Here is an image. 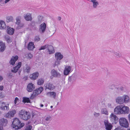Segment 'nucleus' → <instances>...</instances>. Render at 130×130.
<instances>
[{"label":"nucleus","mask_w":130,"mask_h":130,"mask_svg":"<svg viewBox=\"0 0 130 130\" xmlns=\"http://www.w3.org/2000/svg\"><path fill=\"white\" fill-rule=\"evenodd\" d=\"M19 116L21 118L25 121L27 120L30 118L31 114L29 112L27 111L24 110H22L19 112Z\"/></svg>","instance_id":"f257e3e1"},{"label":"nucleus","mask_w":130,"mask_h":130,"mask_svg":"<svg viewBox=\"0 0 130 130\" xmlns=\"http://www.w3.org/2000/svg\"><path fill=\"white\" fill-rule=\"evenodd\" d=\"M24 125L23 123H21L19 119L15 118L13 119L12 125V126L13 128L15 130L21 128Z\"/></svg>","instance_id":"f03ea898"},{"label":"nucleus","mask_w":130,"mask_h":130,"mask_svg":"<svg viewBox=\"0 0 130 130\" xmlns=\"http://www.w3.org/2000/svg\"><path fill=\"white\" fill-rule=\"evenodd\" d=\"M120 125L122 126L127 128L128 126V123L127 120L124 118H121L119 119Z\"/></svg>","instance_id":"7ed1b4c3"},{"label":"nucleus","mask_w":130,"mask_h":130,"mask_svg":"<svg viewBox=\"0 0 130 130\" xmlns=\"http://www.w3.org/2000/svg\"><path fill=\"white\" fill-rule=\"evenodd\" d=\"M109 119L111 122L113 124H116L118 121V118L114 113H112L110 115Z\"/></svg>","instance_id":"20e7f679"},{"label":"nucleus","mask_w":130,"mask_h":130,"mask_svg":"<svg viewBox=\"0 0 130 130\" xmlns=\"http://www.w3.org/2000/svg\"><path fill=\"white\" fill-rule=\"evenodd\" d=\"M43 90V88L41 87L39 88L34 91L32 94L31 95L30 98L31 99H33L38 94H40Z\"/></svg>","instance_id":"39448f33"},{"label":"nucleus","mask_w":130,"mask_h":130,"mask_svg":"<svg viewBox=\"0 0 130 130\" xmlns=\"http://www.w3.org/2000/svg\"><path fill=\"white\" fill-rule=\"evenodd\" d=\"M9 104L6 103L2 101H0V109L3 110H8L9 108Z\"/></svg>","instance_id":"423d86ee"},{"label":"nucleus","mask_w":130,"mask_h":130,"mask_svg":"<svg viewBox=\"0 0 130 130\" xmlns=\"http://www.w3.org/2000/svg\"><path fill=\"white\" fill-rule=\"evenodd\" d=\"M16 113V110L14 109L12 110L9 111L7 113H6L4 117L7 118L11 119L12 117H14Z\"/></svg>","instance_id":"0eeeda50"},{"label":"nucleus","mask_w":130,"mask_h":130,"mask_svg":"<svg viewBox=\"0 0 130 130\" xmlns=\"http://www.w3.org/2000/svg\"><path fill=\"white\" fill-rule=\"evenodd\" d=\"M104 123L106 130H111L113 127L112 124L109 123L108 120H105Z\"/></svg>","instance_id":"6e6552de"},{"label":"nucleus","mask_w":130,"mask_h":130,"mask_svg":"<svg viewBox=\"0 0 130 130\" xmlns=\"http://www.w3.org/2000/svg\"><path fill=\"white\" fill-rule=\"evenodd\" d=\"M122 105L117 106L114 109V112L117 115H120L122 114Z\"/></svg>","instance_id":"1a4fd4ad"},{"label":"nucleus","mask_w":130,"mask_h":130,"mask_svg":"<svg viewBox=\"0 0 130 130\" xmlns=\"http://www.w3.org/2000/svg\"><path fill=\"white\" fill-rule=\"evenodd\" d=\"M44 88L45 90L47 89L51 90H53L55 88V86L52 84L50 83H47L44 85Z\"/></svg>","instance_id":"9d476101"},{"label":"nucleus","mask_w":130,"mask_h":130,"mask_svg":"<svg viewBox=\"0 0 130 130\" xmlns=\"http://www.w3.org/2000/svg\"><path fill=\"white\" fill-rule=\"evenodd\" d=\"M122 114H127L129 112V109L127 106H122Z\"/></svg>","instance_id":"9b49d317"},{"label":"nucleus","mask_w":130,"mask_h":130,"mask_svg":"<svg viewBox=\"0 0 130 130\" xmlns=\"http://www.w3.org/2000/svg\"><path fill=\"white\" fill-rule=\"evenodd\" d=\"M35 87L33 84L31 83H29L27 86V90L29 92H31L34 90Z\"/></svg>","instance_id":"f8f14e48"},{"label":"nucleus","mask_w":130,"mask_h":130,"mask_svg":"<svg viewBox=\"0 0 130 130\" xmlns=\"http://www.w3.org/2000/svg\"><path fill=\"white\" fill-rule=\"evenodd\" d=\"M18 56L17 55L15 56H12L10 61V64L13 66L15 64V62L18 59Z\"/></svg>","instance_id":"ddd939ff"},{"label":"nucleus","mask_w":130,"mask_h":130,"mask_svg":"<svg viewBox=\"0 0 130 130\" xmlns=\"http://www.w3.org/2000/svg\"><path fill=\"white\" fill-rule=\"evenodd\" d=\"M22 63L21 62H19L18 65L15 67H14L11 70L13 72L16 73L18 70L21 67Z\"/></svg>","instance_id":"4468645a"},{"label":"nucleus","mask_w":130,"mask_h":130,"mask_svg":"<svg viewBox=\"0 0 130 130\" xmlns=\"http://www.w3.org/2000/svg\"><path fill=\"white\" fill-rule=\"evenodd\" d=\"M116 102L119 104H123V101L122 96H119L117 97L116 99Z\"/></svg>","instance_id":"2eb2a0df"},{"label":"nucleus","mask_w":130,"mask_h":130,"mask_svg":"<svg viewBox=\"0 0 130 130\" xmlns=\"http://www.w3.org/2000/svg\"><path fill=\"white\" fill-rule=\"evenodd\" d=\"M8 123L7 119L2 118L0 119V124L2 126H6Z\"/></svg>","instance_id":"dca6fc26"},{"label":"nucleus","mask_w":130,"mask_h":130,"mask_svg":"<svg viewBox=\"0 0 130 130\" xmlns=\"http://www.w3.org/2000/svg\"><path fill=\"white\" fill-rule=\"evenodd\" d=\"M123 103H127L129 101V98L128 95H124L122 96Z\"/></svg>","instance_id":"f3484780"},{"label":"nucleus","mask_w":130,"mask_h":130,"mask_svg":"<svg viewBox=\"0 0 130 130\" xmlns=\"http://www.w3.org/2000/svg\"><path fill=\"white\" fill-rule=\"evenodd\" d=\"M46 95L48 97L53 98L54 99L56 96V93L54 92H48L46 93Z\"/></svg>","instance_id":"a211bd4d"},{"label":"nucleus","mask_w":130,"mask_h":130,"mask_svg":"<svg viewBox=\"0 0 130 130\" xmlns=\"http://www.w3.org/2000/svg\"><path fill=\"white\" fill-rule=\"evenodd\" d=\"M48 50L49 52V54H52L54 53L55 51L53 46L52 45H48L47 47Z\"/></svg>","instance_id":"6ab92c4d"},{"label":"nucleus","mask_w":130,"mask_h":130,"mask_svg":"<svg viewBox=\"0 0 130 130\" xmlns=\"http://www.w3.org/2000/svg\"><path fill=\"white\" fill-rule=\"evenodd\" d=\"M35 48V45L33 42H30L28 45V48L29 50H32Z\"/></svg>","instance_id":"aec40b11"},{"label":"nucleus","mask_w":130,"mask_h":130,"mask_svg":"<svg viewBox=\"0 0 130 130\" xmlns=\"http://www.w3.org/2000/svg\"><path fill=\"white\" fill-rule=\"evenodd\" d=\"M25 19L27 21H31L32 20V18L31 17V14L29 13H27L25 16L24 17Z\"/></svg>","instance_id":"412c9836"},{"label":"nucleus","mask_w":130,"mask_h":130,"mask_svg":"<svg viewBox=\"0 0 130 130\" xmlns=\"http://www.w3.org/2000/svg\"><path fill=\"white\" fill-rule=\"evenodd\" d=\"M46 27V24L44 23L42 24L40 26V31H41L42 32H43L45 31Z\"/></svg>","instance_id":"4be33fe9"},{"label":"nucleus","mask_w":130,"mask_h":130,"mask_svg":"<svg viewBox=\"0 0 130 130\" xmlns=\"http://www.w3.org/2000/svg\"><path fill=\"white\" fill-rule=\"evenodd\" d=\"M39 74H31L29 75V77L31 79H36L38 77Z\"/></svg>","instance_id":"5701e85b"},{"label":"nucleus","mask_w":130,"mask_h":130,"mask_svg":"<svg viewBox=\"0 0 130 130\" xmlns=\"http://www.w3.org/2000/svg\"><path fill=\"white\" fill-rule=\"evenodd\" d=\"M55 57L57 60H60L63 57V55L60 53H57L55 54Z\"/></svg>","instance_id":"b1692460"},{"label":"nucleus","mask_w":130,"mask_h":130,"mask_svg":"<svg viewBox=\"0 0 130 130\" xmlns=\"http://www.w3.org/2000/svg\"><path fill=\"white\" fill-rule=\"evenodd\" d=\"M6 27V25L4 21L0 20V29H4Z\"/></svg>","instance_id":"393cba45"},{"label":"nucleus","mask_w":130,"mask_h":130,"mask_svg":"<svg viewBox=\"0 0 130 130\" xmlns=\"http://www.w3.org/2000/svg\"><path fill=\"white\" fill-rule=\"evenodd\" d=\"M6 48L5 44L2 42H0V51H3Z\"/></svg>","instance_id":"a878e982"},{"label":"nucleus","mask_w":130,"mask_h":130,"mask_svg":"<svg viewBox=\"0 0 130 130\" xmlns=\"http://www.w3.org/2000/svg\"><path fill=\"white\" fill-rule=\"evenodd\" d=\"M71 70L70 66H67L65 68L63 73H69Z\"/></svg>","instance_id":"bb28decb"},{"label":"nucleus","mask_w":130,"mask_h":130,"mask_svg":"<svg viewBox=\"0 0 130 130\" xmlns=\"http://www.w3.org/2000/svg\"><path fill=\"white\" fill-rule=\"evenodd\" d=\"M14 29L10 27H8L7 32L8 34L12 35L14 33Z\"/></svg>","instance_id":"cd10ccee"},{"label":"nucleus","mask_w":130,"mask_h":130,"mask_svg":"<svg viewBox=\"0 0 130 130\" xmlns=\"http://www.w3.org/2000/svg\"><path fill=\"white\" fill-rule=\"evenodd\" d=\"M101 113L102 114H104L106 115H108V110L106 108H102L101 109Z\"/></svg>","instance_id":"c85d7f7f"},{"label":"nucleus","mask_w":130,"mask_h":130,"mask_svg":"<svg viewBox=\"0 0 130 130\" xmlns=\"http://www.w3.org/2000/svg\"><path fill=\"white\" fill-rule=\"evenodd\" d=\"M119 87L121 91L124 92H126V88L124 85H120Z\"/></svg>","instance_id":"c756f323"},{"label":"nucleus","mask_w":130,"mask_h":130,"mask_svg":"<svg viewBox=\"0 0 130 130\" xmlns=\"http://www.w3.org/2000/svg\"><path fill=\"white\" fill-rule=\"evenodd\" d=\"M13 20V18L12 16H7L6 17V20L7 22H12Z\"/></svg>","instance_id":"7c9ffc66"},{"label":"nucleus","mask_w":130,"mask_h":130,"mask_svg":"<svg viewBox=\"0 0 130 130\" xmlns=\"http://www.w3.org/2000/svg\"><path fill=\"white\" fill-rule=\"evenodd\" d=\"M23 102L24 103H28L30 102V101L29 98L26 97H24L23 99Z\"/></svg>","instance_id":"2f4dec72"},{"label":"nucleus","mask_w":130,"mask_h":130,"mask_svg":"<svg viewBox=\"0 0 130 130\" xmlns=\"http://www.w3.org/2000/svg\"><path fill=\"white\" fill-rule=\"evenodd\" d=\"M44 82L43 79L42 78H40L38 80L37 84L38 85H41L43 84Z\"/></svg>","instance_id":"473e14b6"},{"label":"nucleus","mask_w":130,"mask_h":130,"mask_svg":"<svg viewBox=\"0 0 130 130\" xmlns=\"http://www.w3.org/2000/svg\"><path fill=\"white\" fill-rule=\"evenodd\" d=\"M91 1L93 3V6L94 8H96V6L98 5V2L95 0H91Z\"/></svg>","instance_id":"72a5a7b5"},{"label":"nucleus","mask_w":130,"mask_h":130,"mask_svg":"<svg viewBox=\"0 0 130 130\" xmlns=\"http://www.w3.org/2000/svg\"><path fill=\"white\" fill-rule=\"evenodd\" d=\"M21 19V18L20 17H18L16 19V24L18 25H20V19Z\"/></svg>","instance_id":"f704fd0d"},{"label":"nucleus","mask_w":130,"mask_h":130,"mask_svg":"<svg viewBox=\"0 0 130 130\" xmlns=\"http://www.w3.org/2000/svg\"><path fill=\"white\" fill-rule=\"evenodd\" d=\"M26 57L28 59H30L33 56V55L30 53H28L25 55Z\"/></svg>","instance_id":"c9c22d12"},{"label":"nucleus","mask_w":130,"mask_h":130,"mask_svg":"<svg viewBox=\"0 0 130 130\" xmlns=\"http://www.w3.org/2000/svg\"><path fill=\"white\" fill-rule=\"evenodd\" d=\"M19 100L18 98L16 97L15 98L14 101V103L15 106H17V105L18 104V103L19 102Z\"/></svg>","instance_id":"e433bc0d"},{"label":"nucleus","mask_w":130,"mask_h":130,"mask_svg":"<svg viewBox=\"0 0 130 130\" xmlns=\"http://www.w3.org/2000/svg\"><path fill=\"white\" fill-rule=\"evenodd\" d=\"M5 38L6 40L8 43H10L11 42V39L8 36H6Z\"/></svg>","instance_id":"4c0bfd02"},{"label":"nucleus","mask_w":130,"mask_h":130,"mask_svg":"<svg viewBox=\"0 0 130 130\" xmlns=\"http://www.w3.org/2000/svg\"><path fill=\"white\" fill-rule=\"evenodd\" d=\"M24 26V25L23 24H20V25H18L17 29H21L22 27Z\"/></svg>","instance_id":"58836bf2"},{"label":"nucleus","mask_w":130,"mask_h":130,"mask_svg":"<svg viewBox=\"0 0 130 130\" xmlns=\"http://www.w3.org/2000/svg\"><path fill=\"white\" fill-rule=\"evenodd\" d=\"M48 45H45L42 46L39 49V50H43L45 49L46 48H47Z\"/></svg>","instance_id":"ea45409f"},{"label":"nucleus","mask_w":130,"mask_h":130,"mask_svg":"<svg viewBox=\"0 0 130 130\" xmlns=\"http://www.w3.org/2000/svg\"><path fill=\"white\" fill-rule=\"evenodd\" d=\"M32 127L30 125H28L27 126L24 130H31Z\"/></svg>","instance_id":"a19ab883"},{"label":"nucleus","mask_w":130,"mask_h":130,"mask_svg":"<svg viewBox=\"0 0 130 130\" xmlns=\"http://www.w3.org/2000/svg\"><path fill=\"white\" fill-rule=\"evenodd\" d=\"M40 39L39 37L38 36H36L35 37L34 39L35 41L38 42L40 40Z\"/></svg>","instance_id":"79ce46f5"},{"label":"nucleus","mask_w":130,"mask_h":130,"mask_svg":"<svg viewBox=\"0 0 130 130\" xmlns=\"http://www.w3.org/2000/svg\"><path fill=\"white\" fill-rule=\"evenodd\" d=\"M30 70V68L29 66H27L26 68V69L25 70V71L27 73H29Z\"/></svg>","instance_id":"37998d69"},{"label":"nucleus","mask_w":130,"mask_h":130,"mask_svg":"<svg viewBox=\"0 0 130 130\" xmlns=\"http://www.w3.org/2000/svg\"><path fill=\"white\" fill-rule=\"evenodd\" d=\"M51 117L50 116H47L45 118V120L46 121H50Z\"/></svg>","instance_id":"c03bdc74"},{"label":"nucleus","mask_w":130,"mask_h":130,"mask_svg":"<svg viewBox=\"0 0 130 130\" xmlns=\"http://www.w3.org/2000/svg\"><path fill=\"white\" fill-rule=\"evenodd\" d=\"M60 61L58 60L56 61L55 63V66H58L60 64Z\"/></svg>","instance_id":"a18cd8bd"},{"label":"nucleus","mask_w":130,"mask_h":130,"mask_svg":"<svg viewBox=\"0 0 130 130\" xmlns=\"http://www.w3.org/2000/svg\"><path fill=\"white\" fill-rule=\"evenodd\" d=\"M94 115L96 117H98L100 115L99 113H97L96 112H94Z\"/></svg>","instance_id":"49530a36"},{"label":"nucleus","mask_w":130,"mask_h":130,"mask_svg":"<svg viewBox=\"0 0 130 130\" xmlns=\"http://www.w3.org/2000/svg\"><path fill=\"white\" fill-rule=\"evenodd\" d=\"M60 74H53V76L55 77H58V75H59Z\"/></svg>","instance_id":"de8ad7c7"},{"label":"nucleus","mask_w":130,"mask_h":130,"mask_svg":"<svg viewBox=\"0 0 130 130\" xmlns=\"http://www.w3.org/2000/svg\"><path fill=\"white\" fill-rule=\"evenodd\" d=\"M51 73H57L56 71L54 69H53L52 70Z\"/></svg>","instance_id":"09e8293b"},{"label":"nucleus","mask_w":130,"mask_h":130,"mask_svg":"<svg viewBox=\"0 0 130 130\" xmlns=\"http://www.w3.org/2000/svg\"><path fill=\"white\" fill-rule=\"evenodd\" d=\"M114 130H125L122 129L121 128H120V127H117V128H116Z\"/></svg>","instance_id":"8fccbe9b"},{"label":"nucleus","mask_w":130,"mask_h":130,"mask_svg":"<svg viewBox=\"0 0 130 130\" xmlns=\"http://www.w3.org/2000/svg\"><path fill=\"white\" fill-rule=\"evenodd\" d=\"M107 106L108 107L110 108H112V106H111V104L110 103H108V104Z\"/></svg>","instance_id":"3c124183"},{"label":"nucleus","mask_w":130,"mask_h":130,"mask_svg":"<svg viewBox=\"0 0 130 130\" xmlns=\"http://www.w3.org/2000/svg\"><path fill=\"white\" fill-rule=\"evenodd\" d=\"M27 78L28 77L26 76H25L23 78V79L25 81L27 79Z\"/></svg>","instance_id":"603ef678"},{"label":"nucleus","mask_w":130,"mask_h":130,"mask_svg":"<svg viewBox=\"0 0 130 130\" xmlns=\"http://www.w3.org/2000/svg\"><path fill=\"white\" fill-rule=\"evenodd\" d=\"M3 89V87L2 86H0V90H2Z\"/></svg>","instance_id":"864d4df0"},{"label":"nucleus","mask_w":130,"mask_h":130,"mask_svg":"<svg viewBox=\"0 0 130 130\" xmlns=\"http://www.w3.org/2000/svg\"><path fill=\"white\" fill-rule=\"evenodd\" d=\"M3 79L2 77L0 76V82Z\"/></svg>","instance_id":"5fc2aeb1"},{"label":"nucleus","mask_w":130,"mask_h":130,"mask_svg":"<svg viewBox=\"0 0 130 130\" xmlns=\"http://www.w3.org/2000/svg\"><path fill=\"white\" fill-rule=\"evenodd\" d=\"M10 0H5V3H6L8 2Z\"/></svg>","instance_id":"6e6d98bb"},{"label":"nucleus","mask_w":130,"mask_h":130,"mask_svg":"<svg viewBox=\"0 0 130 130\" xmlns=\"http://www.w3.org/2000/svg\"><path fill=\"white\" fill-rule=\"evenodd\" d=\"M3 127L2 126H0V130H3Z\"/></svg>","instance_id":"4d7b16f0"},{"label":"nucleus","mask_w":130,"mask_h":130,"mask_svg":"<svg viewBox=\"0 0 130 130\" xmlns=\"http://www.w3.org/2000/svg\"><path fill=\"white\" fill-rule=\"evenodd\" d=\"M112 87H110V88L111 89H113V88L115 87V86L114 85H112Z\"/></svg>","instance_id":"13d9d810"},{"label":"nucleus","mask_w":130,"mask_h":130,"mask_svg":"<svg viewBox=\"0 0 130 130\" xmlns=\"http://www.w3.org/2000/svg\"><path fill=\"white\" fill-rule=\"evenodd\" d=\"M58 20H61V18L60 17H58Z\"/></svg>","instance_id":"bf43d9fd"},{"label":"nucleus","mask_w":130,"mask_h":130,"mask_svg":"<svg viewBox=\"0 0 130 130\" xmlns=\"http://www.w3.org/2000/svg\"><path fill=\"white\" fill-rule=\"evenodd\" d=\"M2 93H0V98L2 97Z\"/></svg>","instance_id":"052dcab7"},{"label":"nucleus","mask_w":130,"mask_h":130,"mask_svg":"<svg viewBox=\"0 0 130 130\" xmlns=\"http://www.w3.org/2000/svg\"><path fill=\"white\" fill-rule=\"evenodd\" d=\"M43 106V105L42 104H41L40 105V106L41 107H42Z\"/></svg>","instance_id":"680f3d73"},{"label":"nucleus","mask_w":130,"mask_h":130,"mask_svg":"<svg viewBox=\"0 0 130 130\" xmlns=\"http://www.w3.org/2000/svg\"><path fill=\"white\" fill-rule=\"evenodd\" d=\"M64 75H68L69 74H64Z\"/></svg>","instance_id":"e2e57ef3"},{"label":"nucleus","mask_w":130,"mask_h":130,"mask_svg":"<svg viewBox=\"0 0 130 130\" xmlns=\"http://www.w3.org/2000/svg\"><path fill=\"white\" fill-rule=\"evenodd\" d=\"M50 107L51 108H52L53 107V106H51Z\"/></svg>","instance_id":"0e129e2a"},{"label":"nucleus","mask_w":130,"mask_h":130,"mask_svg":"<svg viewBox=\"0 0 130 130\" xmlns=\"http://www.w3.org/2000/svg\"><path fill=\"white\" fill-rule=\"evenodd\" d=\"M2 114V112L0 111V115Z\"/></svg>","instance_id":"69168bd1"},{"label":"nucleus","mask_w":130,"mask_h":130,"mask_svg":"<svg viewBox=\"0 0 130 130\" xmlns=\"http://www.w3.org/2000/svg\"><path fill=\"white\" fill-rule=\"evenodd\" d=\"M35 73H38V72H36Z\"/></svg>","instance_id":"338daca9"},{"label":"nucleus","mask_w":130,"mask_h":130,"mask_svg":"<svg viewBox=\"0 0 130 130\" xmlns=\"http://www.w3.org/2000/svg\"><path fill=\"white\" fill-rule=\"evenodd\" d=\"M128 130H130V128H129V129H128Z\"/></svg>","instance_id":"774afa93"}]
</instances>
